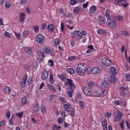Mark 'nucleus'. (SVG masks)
<instances>
[{"mask_svg": "<svg viewBox=\"0 0 130 130\" xmlns=\"http://www.w3.org/2000/svg\"><path fill=\"white\" fill-rule=\"evenodd\" d=\"M76 73L78 76H80L83 77L85 76V73H86V69H85L84 63H79L77 67L76 68Z\"/></svg>", "mask_w": 130, "mask_h": 130, "instance_id": "obj_1", "label": "nucleus"}, {"mask_svg": "<svg viewBox=\"0 0 130 130\" xmlns=\"http://www.w3.org/2000/svg\"><path fill=\"white\" fill-rule=\"evenodd\" d=\"M122 115H123L122 113L120 112L118 109H116L114 112V117H115L114 121L116 122L120 121L121 120V117H122Z\"/></svg>", "mask_w": 130, "mask_h": 130, "instance_id": "obj_2", "label": "nucleus"}, {"mask_svg": "<svg viewBox=\"0 0 130 130\" xmlns=\"http://www.w3.org/2000/svg\"><path fill=\"white\" fill-rule=\"evenodd\" d=\"M64 86L66 87L67 86H69L70 89H75V88H76V86H75V83H74L73 80L69 78H68L66 81L64 83Z\"/></svg>", "mask_w": 130, "mask_h": 130, "instance_id": "obj_3", "label": "nucleus"}, {"mask_svg": "<svg viewBox=\"0 0 130 130\" xmlns=\"http://www.w3.org/2000/svg\"><path fill=\"white\" fill-rule=\"evenodd\" d=\"M108 26L113 30H115L117 28V23L114 20H111L109 22L107 23Z\"/></svg>", "mask_w": 130, "mask_h": 130, "instance_id": "obj_4", "label": "nucleus"}, {"mask_svg": "<svg viewBox=\"0 0 130 130\" xmlns=\"http://www.w3.org/2000/svg\"><path fill=\"white\" fill-rule=\"evenodd\" d=\"M120 90L121 91L120 95L121 97H125V96H126V94L128 93V89L127 87H120Z\"/></svg>", "mask_w": 130, "mask_h": 130, "instance_id": "obj_5", "label": "nucleus"}, {"mask_svg": "<svg viewBox=\"0 0 130 130\" xmlns=\"http://www.w3.org/2000/svg\"><path fill=\"white\" fill-rule=\"evenodd\" d=\"M36 41L38 43L42 44L45 41V38L42 36V35H38L36 38Z\"/></svg>", "mask_w": 130, "mask_h": 130, "instance_id": "obj_6", "label": "nucleus"}, {"mask_svg": "<svg viewBox=\"0 0 130 130\" xmlns=\"http://www.w3.org/2000/svg\"><path fill=\"white\" fill-rule=\"evenodd\" d=\"M101 62L104 66H106L107 67L110 66L111 63H112V62L111 61V60L108 59L107 58H104L102 59Z\"/></svg>", "mask_w": 130, "mask_h": 130, "instance_id": "obj_7", "label": "nucleus"}, {"mask_svg": "<svg viewBox=\"0 0 130 130\" xmlns=\"http://www.w3.org/2000/svg\"><path fill=\"white\" fill-rule=\"evenodd\" d=\"M83 92L86 96L92 97V90L87 87H85L83 89Z\"/></svg>", "mask_w": 130, "mask_h": 130, "instance_id": "obj_8", "label": "nucleus"}, {"mask_svg": "<svg viewBox=\"0 0 130 130\" xmlns=\"http://www.w3.org/2000/svg\"><path fill=\"white\" fill-rule=\"evenodd\" d=\"M99 89H94L91 91V97H100Z\"/></svg>", "mask_w": 130, "mask_h": 130, "instance_id": "obj_9", "label": "nucleus"}, {"mask_svg": "<svg viewBox=\"0 0 130 130\" xmlns=\"http://www.w3.org/2000/svg\"><path fill=\"white\" fill-rule=\"evenodd\" d=\"M25 20H26V14L23 13H20L19 15V21L21 23H25Z\"/></svg>", "mask_w": 130, "mask_h": 130, "instance_id": "obj_10", "label": "nucleus"}, {"mask_svg": "<svg viewBox=\"0 0 130 130\" xmlns=\"http://www.w3.org/2000/svg\"><path fill=\"white\" fill-rule=\"evenodd\" d=\"M99 24L101 26H103L105 24V18L104 17L101 16L99 17Z\"/></svg>", "mask_w": 130, "mask_h": 130, "instance_id": "obj_11", "label": "nucleus"}, {"mask_svg": "<svg viewBox=\"0 0 130 130\" xmlns=\"http://www.w3.org/2000/svg\"><path fill=\"white\" fill-rule=\"evenodd\" d=\"M100 73H101V69L100 68L95 67L92 69V73L94 75H96V74L99 75Z\"/></svg>", "mask_w": 130, "mask_h": 130, "instance_id": "obj_12", "label": "nucleus"}, {"mask_svg": "<svg viewBox=\"0 0 130 130\" xmlns=\"http://www.w3.org/2000/svg\"><path fill=\"white\" fill-rule=\"evenodd\" d=\"M97 8L96 7V6H95V5H92L90 7L89 12L90 14H95Z\"/></svg>", "mask_w": 130, "mask_h": 130, "instance_id": "obj_13", "label": "nucleus"}, {"mask_svg": "<svg viewBox=\"0 0 130 130\" xmlns=\"http://www.w3.org/2000/svg\"><path fill=\"white\" fill-rule=\"evenodd\" d=\"M48 78V72L44 71L42 73V79L43 81H46V79Z\"/></svg>", "mask_w": 130, "mask_h": 130, "instance_id": "obj_14", "label": "nucleus"}, {"mask_svg": "<svg viewBox=\"0 0 130 130\" xmlns=\"http://www.w3.org/2000/svg\"><path fill=\"white\" fill-rule=\"evenodd\" d=\"M29 31L24 30L22 33V37L21 38L22 40H24V39H26L27 37H29Z\"/></svg>", "mask_w": 130, "mask_h": 130, "instance_id": "obj_15", "label": "nucleus"}, {"mask_svg": "<svg viewBox=\"0 0 130 130\" xmlns=\"http://www.w3.org/2000/svg\"><path fill=\"white\" fill-rule=\"evenodd\" d=\"M86 35H87V32H86V31H85V30H82L80 32V34L78 36L79 40H81V39H82V38H84V37H85V36H86Z\"/></svg>", "mask_w": 130, "mask_h": 130, "instance_id": "obj_16", "label": "nucleus"}, {"mask_svg": "<svg viewBox=\"0 0 130 130\" xmlns=\"http://www.w3.org/2000/svg\"><path fill=\"white\" fill-rule=\"evenodd\" d=\"M79 33H80V30H74L71 36L72 38H75V37H77V39H78L79 37Z\"/></svg>", "mask_w": 130, "mask_h": 130, "instance_id": "obj_17", "label": "nucleus"}, {"mask_svg": "<svg viewBox=\"0 0 130 130\" xmlns=\"http://www.w3.org/2000/svg\"><path fill=\"white\" fill-rule=\"evenodd\" d=\"M47 29L48 32L52 33V32H53V30H54V26L52 24H49L47 26Z\"/></svg>", "mask_w": 130, "mask_h": 130, "instance_id": "obj_18", "label": "nucleus"}, {"mask_svg": "<svg viewBox=\"0 0 130 130\" xmlns=\"http://www.w3.org/2000/svg\"><path fill=\"white\" fill-rule=\"evenodd\" d=\"M47 87L49 90H50V91L53 92V93H55V92H56V89H55V88H54V87H53L51 84H48Z\"/></svg>", "mask_w": 130, "mask_h": 130, "instance_id": "obj_19", "label": "nucleus"}, {"mask_svg": "<svg viewBox=\"0 0 130 130\" xmlns=\"http://www.w3.org/2000/svg\"><path fill=\"white\" fill-rule=\"evenodd\" d=\"M102 125L104 130H107V120L106 119L102 121Z\"/></svg>", "mask_w": 130, "mask_h": 130, "instance_id": "obj_20", "label": "nucleus"}, {"mask_svg": "<svg viewBox=\"0 0 130 130\" xmlns=\"http://www.w3.org/2000/svg\"><path fill=\"white\" fill-rule=\"evenodd\" d=\"M41 110L43 115H46V113H47V112L46 111V108L45 107V106H44V105H42L41 106Z\"/></svg>", "mask_w": 130, "mask_h": 130, "instance_id": "obj_21", "label": "nucleus"}, {"mask_svg": "<svg viewBox=\"0 0 130 130\" xmlns=\"http://www.w3.org/2000/svg\"><path fill=\"white\" fill-rule=\"evenodd\" d=\"M124 0H115L114 2L116 6H121Z\"/></svg>", "mask_w": 130, "mask_h": 130, "instance_id": "obj_22", "label": "nucleus"}, {"mask_svg": "<svg viewBox=\"0 0 130 130\" xmlns=\"http://www.w3.org/2000/svg\"><path fill=\"white\" fill-rule=\"evenodd\" d=\"M74 13L75 15H79L81 13V8L79 7H75L74 9Z\"/></svg>", "mask_w": 130, "mask_h": 130, "instance_id": "obj_23", "label": "nucleus"}, {"mask_svg": "<svg viewBox=\"0 0 130 130\" xmlns=\"http://www.w3.org/2000/svg\"><path fill=\"white\" fill-rule=\"evenodd\" d=\"M14 35L16 37V38L18 39V40H20V41H22V39H21V33L20 32H17L16 31H14Z\"/></svg>", "mask_w": 130, "mask_h": 130, "instance_id": "obj_24", "label": "nucleus"}, {"mask_svg": "<svg viewBox=\"0 0 130 130\" xmlns=\"http://www.w3.org/2000/svg\"><path fill=\"white\" fill-rule=\"evenodd\" d=\"M107 84H108V81H107V79H105L104 81L102 82L101 87L103 89L107 86Z\"/></svg>", "mask_w": 130, "mask_h": 130, "instance_id": "obj_25", "label": "nucleus"}, {"mask_svg": "<svg viewBox=\"0 0 130 130\" xmlns=\"http://www.w3.org/2000/svg\"><path fill=\"white\" fill-rule=\"evenodd\" d=\"M40 107L39 105L38 104H36L34 106V112H38L39 110Z\"/></svg>", "mask_w": 130, "mask_h": 130, "instance_id": "obj_26", "label": "nucleus"}, {"mask_svg": "<svg viewBox=\"0 0 130 130\" xmlns=\"http://www.w3.org/2000/svg\"><path fill=\"white\" fill-rule=\"evenodd\" d=\"M108 93V90H104L102 91V93H100V97H104V96H106Z\"/></svg>", "mask_w": 130, "mask_h": 130, "instance_id": "obj_27", "label": "nucleus"}, {"mask_svg": "<svg viewBox=\"0 0 130 130\" xmlns=\"http://www.w3.org/2000/svg\"><path fill=\"white\" fill-rule=\"evenodd\" d=\"M67 72H68L71 75H74L75 74V70L73 68H68L67 69Z\"/></svg>", "mask_w": 130, "mask_h": 130, "instance_id": "obj_28", "label": "nucleus"}, {"mask_svg": "<svg viewBox=\"0 0 130 130\" xmlns=\"http://www.w3.org/2000/svg\"><path fill=\"white\" fill-rule=\"evenodd\" d=\"M105 15L107 20H110L111 18L110 17V12L109 11L107 10L105 13Z\"/></svg>", "mask_w": 130, "mask_h": 130, "instance_id": "obj_29", "label": "nucleus"}, {"mask_svg": "<svg viewBox=\"0 0 130 130\" xmlns=\"http://www.w3.org/2000/svg\"><path fill=\"white\" fill-rule=\"evenodd\" d=\"M5 5L6 9H9V8H11L12 6V4L10 2V1L5 2Z\"/></svg>", "mask_w": 130, "mask_h": 130, "instance_id": "obj_30", "label": "nucleus"}, {"mask_svg": "<svg viewBox=\"0 0 130 130\" xmlns=\"http://www.w3.org/2000/svg\"><path fill=\"white\" fill-rule=\"evenodd\" d=\"M110 72L112 75H115V74H116V68L115 67H111Z\"/></svg>", "mask_w": 130, "mask_h": 130, "instance_id": "obj_31", "label": "nucleus"}, {"mask_svg": "<svg viewBox=\"0 0 130 130\" xmlns=\"http://www.w3.org/2000/svg\"><path fill=\"white\" fill-rule=\"evenodd\" d=\"M43 51L44 53H49V52H50V49H49V48H48V47L46 46L44 47Z\"/></svg>", "mask_w": 130, "mask_h": 130, "instance_id": "obj_32", "label": "nucleus"}, {"mask_svg": "<svg viewBox=\"0 0 130 130\" xmlns=\"http://www.w3.org/2000/svg\"><path fill=\"white\" fill-rule=\"evenodd\" d=\"M25 51L27 53H28V54H31L33 51V49H32L31 48H26L25 49Z\"/></svg>", "mask_w": 130, "mask_h": 130, "instance_id": "obj_33", "label": "nucleus"}, {"mask_svg": "<svg viewBox=\"0 0 130 130\" xmlns=\"http://www.w3.org/2000/svg\"><path fill=\"white\" fill-rule=\"evenodd\" d=\"M79 105L81 107V108H82V109H84V108H85V103H84V102L82 101H79Z\"/></svg>", "mask_w": 130, "mask_h": 130, "instance_id": "obj_34", "label": "nucleus"}, {"mask_svg": "<svg viewBox=\"0 0 130 130\" xmlns=\"http://www.w3.org/2000/svg\"><path fill=\"white\" fill-rule=\"evenodd\" d=\"M74 88H70V90L68 92V94L70 97H73Z\"/></svg>", "mask_w": 130, "mask_h": 130, "instance_id": "obj_35", "label": "nucleus"}, {"mask_svg": "<svg viewBox=\"0 0 130 130\" xmlns=\"http://www.w3.org/2000/svg\"><path fill=\"white\" fill-rule=\"evenodd\" d=\"M58 77L61 79V81H63V82H64V81L67 80L66 76L63 75H58Z\"/></svg>", "mask_w": 130, "mask_h": 130, "instance_id": "obj_36", "label": "nucleus"}, {"mask_svg": "<svg viewBox=\"0 0 130 130\" xmlns=\"http://www.w3.org/2000/svg\"><path fill=\"white\" fill-rule=\"evenodd\" d=\"M64 108L66 109H71L72 108V106L69 103L65 104L64 105Z\"/></svg>", "mask_w": 130, "mask_h": 130, "instance_id": "obj_37", "label": "nucleus"}, {"mask_svg": "<svg viewBox=\"0 0 130 130\" xmlns=\"http://www.w3.org/2000/svg\"><path fill=\"white\" fill-rule=\"evenodd\" d=\"M50 81L52 84H54V79H53V75L52 74H50Z\"/></svg>", "mask_w": 130, "mask_h": 130, "instance_id": "obj_38", "label": "nucleus"}, {"mask_svg": "<svg viewBox=\"0 0 130 130\" xmlns=\"http://www.w3.org/2000/svg\"><path fill=\"white\" fill-rule=\"evenodd\" d=\"M59 100L62 103H67V99L63 98V97H59Z\"/></svg>", "mask_w": 130, "mask_h": 130, "instance_id": "obj_39", "label": "nucleus"}, {"mask_svg": "<svg viewBox=\"0 0 130 130\" xmlns=\"http://www.w3.org/2000/svg\"><path fill=\"white\" fill-rule=\"evenodd\" d=\"M54 64V63L53 62V60L52 59H49L48 61V66H49V67H52Z\"/></svg>", "mask_w": 130, "mask_h": 130, "instance_id": "obj_40", "label": "nucleus"}, {"mask_svg": "<svg viewBox=\"0 0 130 130\" xmlns=\"http://www.w3.org/2000/svg\"><path fill=\"white\" fill-rule=\"evenodd\" d=\"M98 34H100V35H102L105 33V31H104V30L100 28L98 30Z\"/></svg>", "mask_w": 130, "mask_h": 130, "instance_id": "obj_41", "label": "nucleus"}, {"mask_svg": "<svg viewBox=\"0 0 130 130\" xmlns=\"http://www.w3.org/2000/svg\"><path fill=\"white\" fill-rule=\"evenodd\" d=\"M28 102V100H27V98L24 97L23 98H22V104H27Z\"/></svg>", "mask_w": 130, "mask_h": 130, "instance_id": "obj_42", "label": "nucleus"}, {"mask_svg": "<svg viewBox=\"0 0 130 130\" xmlns=\"http://www.w3.org/2000/svg\"><path fill=\"white\" fill-rule=\"evenodd\" d=\"M23 114H24V112H23L16 113V115L17 116V117L19 118H22V117H23Z\"/></svg>", "mask_w": 130, "mask_h": 130, "instance_id": "obj_43", "label": "nucleus"}, {"mask_svg": "<svg viewBox=\"0 0 130 130\" xmlns=\"http://www.w3.org/2000/svg\"><path fill=\"white\" fill-rule=\"evenodd\" d=\"M34 31L35 33H38L39 32V26L36 25L34 26Z\"/></svg>", "mask_w": 130, "mask_h": 130, "instance_id": "obj_44", "label": "nucleus"}, {"mask_svg": "<svg viewBox=\"0 0 130 130\" xmlns=\"http://www.w3.org/2000/svg\"><path fill=\"white\" fill-rule=\"evenodd\" d=\"M117 19L119 22H123V17H122V16L118 15Z\"/></svg>", "mask_w": 130, "mask_h": 130, "instance_id": "obj_45", "label": "nucleus"}, {"mask_svg": "<svg viewBox=\"0 0 130 130\" xmlns=\"http://www.w3.org/2000/svg\"><path fill=\"white\" fill-rule=\"evenodd\" d=\"M115 104H116V105H118L119 106H121V105H122V102H121V101L116 100L115 101Z\"/></svg>", "mask_w": 130, "mask_h": 130, "instance_id": "obj_46", "label": "nucleus"}, {"mask_svg": "<svg viewBox=\"0 0 130 130\" xmlns=\"http://www.w3.org/2000/svg\"><path fill=\"white\" fill-rule=\"evenodd\" d=\"M122 34L124 36H125V37H128V36H129L128 32H127L126 30H123L122 31Z\"/></svg>", "mask_w": 130, "mask_h": 130, "instance_id": "obj_47", "label": "nucleus"}, {"mask_svg": "<svg viewBox=\"0 0 130 130\" xmlns=\"http://www.w3.org/2000/svg\"><path fill=\"white\" fill-rule=\"evenodd\" d=\"M4 35L6 37H7L8 38H11V34L8 31H5L4 32Z\"/></svg>", "mask_w": 130, "mask_h": 130, "instance_id": "obj_48", "label": "nucleus"}, {"mask_svg": "<svg viewBox=\"0 0 130 130\" xmlns=\"http://www.w3.org/2000/svg\"><path fill=\"white\" fill-rule=\"evenodd\" d=\"M5 91L6 93H10L11 92V88L9 86H6L5 87Z\"/></svg>", "mask_w": 130, "mask_h": 130, "instance_id": "obj_49", "label": "nucleus"}, {"mask_svg": "<svg viewBox=\"0 0 130 130\" xmlns=\"http://www.w3.org/2000/svg\"><path fill=\"white\" fill-rule=\"evenodd\" d=\"M77 4H78V2L75 0H71L70 2V5L71 6H75V5H77Z\"/></svg>", "mask_w": 130, "mask_h": 130, "instance_id": "obj_50", "label": "nucleus"}, {"mask_svg": "<svg viewBox=\"0 0 130 130\" xmlns=\"http://www.w3.org/2000/svg\"><path fill=\"white\" fill-rule=\"evenodd\" d=\"M55 45H58L60 44V40L59 39H56L55 40Z\"/></svg>", "mask_w": 130, "mask_h": 130, "instance_id": "obj_51", "label": "nucleus"}, {"mask_svg": "<svg viewBox=\"0 0 130 130\" xmlns=\"http://www.w3.org/2000/svg\"><path fill=\"white\" fill-rule=\"evenodd\" d=\"M6 116L7 117V118L9 119V118L11 117V112L9 111H7L6 113Z\"/></svg>", "mask_w": 130, "mask_h": 130, "instance_id": "obj_52", "label": "nucleus"}, {"mask_svg": "<svg viewBox=\"0 0 130 130\" xmlns=\"http://www.w3.org/2000/svg\"><path fill=\"white\" fill-rule=\"evenodd\" d=\"M121 5L124 6V8H127V6H128V3H126V1L124 0V2H122Z\"/></svg>", "mask_w": 130, "mask_h": 130, "instance_id": "obj_53", "label": "nucleus"}, {"mask_svg": "<svg viewBox=\"0 0 130 130\" xmlns=\"http://www.w3.org/2000/svg\"><path fill=\"white\" fill-rule=\"evenodd\" d=\"M60 129V128H61V127H60V125H54L53 127V130H58Z\"/></svg>", "mask_w": 130, "mask_h": 130, "instance_id": "obj_54", "label": "nucleus"}, {"mask_svg": "<svg viewBox=\"0 0 130 130\" xmlns=\"http://www.w3.org/2000/svg\"><path fill=\"white\" fill-rule=\"evenodd\" d=\"M120 126L122 129H124V121H123V120L120 123Z\"/></svg>", "mask_w": 130, "mask_h": 130, "instance_id": "obj_55", "label": "nucleus"}, {"mask_svg": "<svg viewBox=\"0 0 130 130\" xmlns=\"http://www.w3.org/2000/svg\"><path fill=\"white\" fill-rule=\"evenodd\" d=\"M92 72H93V69H92L91 67H88L87 68V73L90 74Z\"/></svg>", "mask_w": 130, "mask_h": 130, "instance_id": "obj_56", "label": "nucleus"}, {"mask_svg": "<svg viewBox=\"0 0 130 130\" xmlns=\"http://www.w3.org/2000/svg\"><path fill=\"white\" fill-rule=\"evenodd\" d=\"M69 60H70V61H72L73 60H74V59H76V56L74 55V56H71L70 57H69Z\"/></svg>", "mask_w": 130, "mask_h": 130, "instance_id": "obj_57", "label": "nucleus"}, {"mask_svg": "<svg viewBox=\"0 0 130 130\" xmlns=\"http://www.w3.org/2000/svg\"><path fill=\"white\" fill-rule=\"evenodd\" d=\"M125 78H126V81H127V82H129V81H130V75L129 74H126Z\"/></svg>", "mask_w": 130, "mask_h": 130, "instance_id": "obj_58", "label": "nucleus"}, {"mask_svg": "<svg viewBox=\"0 0 130 130\" xmlns=\"http://www.w3.org/2000/svg\"><path fill=\"white\" fill-rule=\"evenodd\" d=\"M32 83H33V80H32V78H29L27 81V85H31Z\"/></svg>", "mask_w": 130, "mask_h": 130, "instance_id": "obj_59", "label": "nucleus"}, {"mask_svg": "<svg viewBox=\"0 0 130 130\" xmlns=\"http://www.w3.org/2000/svg\"><path fill=\"white\" fill-rule=\"evenodd\" d=\"M60 27H61V31H63V30H64V23H63V22L61 23Z\"/></svg>", "mask_w": 130, "mask_h": 130, "instance_id": "obj_60", "label": "nucleus"}, {"mask_svg": "<svg viewBox=\"0 0 130 130\" xmlns=\"http://www.w3.org/2000/svg\"><path fill=\"white\" fill-rule=\"evenodd\" d=\"M24 70H25V71L28 72V71H29V70L30 69V67L28 65L25 64V65L24 66Z\"/></svg>", "mask_w": 130, "mask_h": 130, "instance_id": "obj_61", "label": "nucleus"}, {"mask_svg": "<svg viewBox=\"0 0 130 130\" xmlns=\"http://www.w3.org/2000/svg\"><path fill=\"white\" fill-rule=\"evenodd\" d=\"M110 81L111 83H115L116 82V79L115 77H111Z\"/></svg>", "mask_w": 130, "mask_h": 130, "instance_id": "obj_62", "label": "nucleus"}, {"mask_svg": "<svg viewBox=\"0 0 130 130\" xmlns=\"http://www.w3.org/2000/svg\"><path fill=\"white\" fill-rule=\"evenodd\" d=\"M125 123L128 129L130 130V123L128 122L127 121H126Z\"/></svg>", "mask_w": 130, "mask_h": 130, "instance_id": "obj_63", "label": "nucleus"}, {"mask_svg": "<svg viewBox=\"0 0 130 130\" xmlns=\"http://www.w3.org/2000/svg\"><path fill=\"white\" fill-rule=\"evenodd\" d=\"M58 122L59 124H62V118H59L58 119Z\"/></svg>", "mask_w": 130, "mask_h": 130, "instance_id": "obj_64", "label": "nucleus"}]
</instances>
